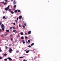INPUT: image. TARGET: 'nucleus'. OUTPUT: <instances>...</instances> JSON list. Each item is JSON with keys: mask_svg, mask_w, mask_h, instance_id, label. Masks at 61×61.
I'll use <instances>...</instances> for the list:
<instances>
[{"mask_svg": "<svg viewBox=\"0 0 61 61\" xmlns=\"http://www.w3.org/2000/svg\"><path fill=\"white\" fill-rule=\"evenodd\" d=\"M34 43H32L31 44V46H34Z\"/></svg>", "mask_w": 61, "mask_h": 61, "instance_id": "ddd939ff", "label": "nucleus"}, {"mask_svg": "<svg viewBox=\"0 0 61 61\" xmlns=\"http://www.w3.org/2000/svg\"><path fill=\"white\" fill-rule=\"evenodd\" d=\"M25 38L26 39H27L28 38L27 37V36H25Z\"/></svg>", "mask_w": 61, "mask_h": 61, "instance_id": "b1692460", "label": "nucleus"}, {"mask_svg": "<svg viewBox=\"0 0 61 61\" xmlns=\"http://www.w3.org/2000/svg\"><path fill=\"white\" fill-rule=\"evenodd\" d=\"M6 4H7V3H6V2H5L4 3V5H6Z\"/></svg>", "mask_w": 61, "mask_h": 61, "instance_id": "5701e85b", "label": "nucleus"}, {"mask_svg": "<svg viewBox=\"0 0 61 61\" xmlns=\"http://www.w3.org/2000/svg\"><path fill=\"white\" fill-rule=\"evenodd\" d=\"M1 3V2H0V3Z\"/></svg>", "mask_w": 61, "mask_h": 61, "instance_id": "69168bd1", "label": "nucleus"}, {"mask_svg": "<svg viewBox=\"0 0 61 61\" xmlns=\"http://www.w3.org/2000/svg\"><path fill=\"white\" fill-rule=\"evenodd\" d=\"M23 61H27L26 60H24Z\"/></svg>", "mask_w": 61, "mask_h": 61, "instance_id": "864d4df0", "label": "nucleus"}, {"mask_svg": "<svg viewBox=\"0 0 61 61\" xmlns=\"http://www.w3.org/2000/svg\"><path fill=\"white\" fill-rule=\"evenodd\" d=\"M16 5H15L14 6V8H15V7H16Z\"/></svg>", "mask_w": 61, "mask_h": 61, "instance_id": "393cba45", "label": "nucleus"}, {"mask_svg": "<svg viewBox=\"0 0 61 61\" xmlns=\"http://www.w3.org/2000/svg\"><path fill=\"white\" fill-rule=\"evenodd\" d=\"M0 6H1V5L0 4Z\"/></svg>", "mask_w": 61, "mask_h": 61, "instance_id": "680f3d73", "label": "nucleus"}, {"mask_svg": "<svg viewBox=\"0 0 61 61\" xmlns=\"http://www.w3.org/2000/svg\"><path fill=\"white\" fill-rule=\"evenodd\" d=\"M22 17V16H20L19 17V19H21Z\"/></svg>", "mask_w": 61, "mask_h": 61, "instance_id": "1a4fd4ad", "label": "nucleus"}, {"mask_svg": "<svg viewBox=\"0 0 61 61\" xmlns=\"http://www.w3.org/2000/svg\"><path fill=\"white\" fill-rule=\"evenodd\" d=\"M25 35H27V33H25Z\"/></svg>", "mask_w": 61, "mask_h": 61, "instance_id": "5fc2aeb1", "label": "nucleus"}, {"mask_svg": "<svg viewBox=\"0 0 61 61\" xmlns=\"http://www.w3.org/2000/svg\"><path fill=\"white\" fill-rule=\"evenodd\" d=\"M9 5H8V7L7 8H8V9H9Z\"/></svg>", "mask_w": 61, "mask_h": 61, "instance_id": "58836bf2", "label": "nucleus"}, {"mask_svg": "<svg viewBox=\"0 0 61 61\" xmlns=\"http://www.w3.org/2000/svg\"><path fill=\"white\" fill-rule=\"evenodd\" d=\"M28 42L29 43V44H30V41L29 40H28Z\"/></svg>", "mask_w": 61, "mask_h": 61, "instance_id": "4468645a", "label": "nucleus"}, {"mask_svg": "<svg viewBox=\"0 0 61 61\" xmlns=\"http://www.w3.org/2000/svg\"><path fill=\"white\" fill-rule=\"evenodd\" d=\"M2 28V30H3V31H4V30H5V29L4 28Z\"/></svg>", "mask_w": 61, "mask_h": 61, "instance_id": "6ab92c4d", "label": "nucleus"}, {"mask_svg": "<svg viewBox=\"0 0 61 61\" xmlns=\"http://www.w3.org/2000/svg\"><path fill=\"white\" fill-rule=\"evenodd\" d=\"M20 35H23V34H24L23 32H21L20 33Z\"/></svg>", "mask_w": 61, "mask_h": 61, "instance_id": "9d476101", "label": "nucleus"}, {"mask_svg": "<svg viewBox=\"0 0 61 61\" xmlns=\"http://www.w3.org/2000/svg\"><path fill=\"white\" fill-rule=\"evenodd\" d=\"M23 28H25V26L24 25H23Z\"/></svg>", "mask_w": 61, "mask_h": 61, "instance_id": "79ce46f5", "label": "nucleus"}, {"mask_svg": "<svg viewBox=\"0 0 61 61\" xmlns=\"http://www.w3.org/2000/svg\"><path fill=\"white\" fill-rule=\"evenodd\" d=\"M9 52V53H12V52L13 51V50H12V49L11 48H10L9 49V50L8 51Z\"/></svg>", "mask_w": 61, "mask_h": 61, "instance_id": "f257e3e1", "label": "nucleus"}, {"mask_svg": "<svg viewBox=\"0 0 61 61\" xmlns=\"http://www.w3.org/2000/svg\"><path fill=\"white\" fill-rule=\"evenodd\" d=\"M9 11L10 12H11L12 11H11V9H10Z\"/></svg>", "mask_w": 61, "mask_h": 61, "instance_id": "aec40b11", "label": "nucleus"}, {"mask_svg": "<svg viewBox=\"0 0 61 61\" xmlns=\"http://www.w3.org/2000/svg\"><path fill=\"white\" fill-rule=\"evenodd\" d=\"M29 51H30V50H28V51H26V53H28L29 52Z\"/></svg>", "mask_w": 61, "mask_h": 61, "instance_id": "f8f14e48", "label": "nucleus"}, {"mask_svg": "<svg viewBox=\"0 0 61 61\" xmlns=\"http://www.w3.org/2000/svg\"><path fill=\"white\" fill-rule=\"evenodd\" d=\"M28 47H30H30H31V46L30 45H29L28 46Z\"/></svg>", "mask_w": 61, "mask_h": 61, "instance_id": "a878e982", "label": "nucleus"}, {"mask_svg": "<svg viewBox=\"0 0 61 61\" xmlns=\"http://www.w3.org/2000/svg\"><path fill=\"white\" fill-rule=\"evenodd\" d=\"M16 31V30H13V32H15Z\"/></svg>", "mask_w": 61, "mask_h": 61, "instance_id": "cd10ccee", "label": "nucleus"}, {"mask_svg": "<svg viewBox=\"0 0 61 61\" xmlns=\"http://www.w3.org/2000/svg\"><path fill=\"white\" fill-rule=\"evenodd\" d=\"M1 36H2V37H4V36H3V35H1Z\"/></svg>", "mask_w": 61, "mask_h": 61, "instance_id": "c85d7f7f", "label": "nucleus"}, {"mask_svg": "<svg viewBox=\"0 0 61 61\" xmlns=\"http://www.w3.org/2000/svg\"><path fill=\"white\" fill-rule=\"evenodd\" d=\"M18 12H21V11L20 10H18Z\"/></svg>", "mask_w": 61, "mask_h": 61, "instance_id": "4be33fe9", "label": "nucleus"}, {"mask_svg": "<svg viewBox=\"0 0 61 61\" xmlns=\"http://www.w3.org/2000/svg\"><path fill=\"white\" fill-rule=\"evenodd\" d=\"M5 49H7L8 48V47L7 46L6 47H5Z\"/></svg>", "mask_w": 61, "mask_h": 61, "instance_id": "f704fd0d", "label": "nucleus"}, {"mask_svg": "<svg viewBox=\"0 0 61 61\" xmlns=\"http://www.w3.org/2000/svg\"><path fill=\"white\" fill-rule=\"evenodd\" d=\"M13 3L14 5H15L17 3L15 1H14L13 2Z\"/></svg>", "mask_w": 61, "mask_h": 61, "instance_id": "7ed1b4c3", "label": "nucleus"}, {"mask_svg": "<svg viewBox=\"0 0 61 61\" xmlns=\"http://www.w3.org/2000/svg\"><path fill=\"white\" fill-rule=\"evenodd\" d=\"M13 25H15V23H13Z\"/></svg>", "mask_w": 61, "mask_h": 61, "instance_id": "4c0bfd02", "label": "nucleus"}, {"mask_svg": "<svg viewBox=\"0 0 61 61\" xmlns=\"http://www.w3.org/2000/svg\"><path fill=\"white\" fill-rule=\"evenodd\" d=\"M7 60V59L6 58L4 59V61H6V60Z\"/></svg>", "mask_w": 61, "mask_h": 61, "instance_id": "473e14b6", "label": "nucleus"}, {"mask_svg": "<svg viewBox=\"0 0 61 61\" xmlns=\"http://www.w3.org/2000/svg\"><path fill=\"white\" fill-rule=\"evenodd\" d=\"M2 52V50L1 49L0 50V52Z\"/></svg>", "mask_w": 61, "mask_h": 61, "instance_id": "a19ab883", "label": "nucleus"}, {"mask_svg": "<svg viewBox=\"0 0 61 61\" xmlns=\"http://www.w3.org/2000/svg\"><path fill=\"white\" fill-rule=\"evenodd\" d=\"M4 55L5 56H7V54L6 53L4 54Z\"/></svg>", "mask_w": 61, "mask_h": 61, "instance_id": "a211bd4d", "label": "nucleus"}, {"mask_svg": "<svg viewBox=\"0 0 61 61\" xmlns=\"http://www.w3.org/2000/svg\"><path fill=\"white\" fill-rule=\"evenodd\" d=\"M5 31L6 32H7L8 33L9 32V30H6Z\"/></svg>", "mask_w": 61, "mask_h": 61, "instance_id": "6e6552de", "label": "nucleus"}, {"mask_svg": "<svg viewBox=\"0 0 61 61\" xmlns=\"http://www.w3.org/2000/svg\"><path fill=\"white\" fill-rule=\"evenodd\" d=\"M2 21H1L0 22V25H2Z\"/></svg>", "mask_w": 61, "mask_h": 61, "instance_id": "9b49d317", "label": "nucleus"}, {"mask_svg": "<svg viewBox=\"0 0 61 61\" xmlns=\"http://www.w3.org/2000/svg\"><path fill=\"white\" fill-rule=\"evenodd\" d=\"M10 40L11 41H13V39L12 38H11L10 39Z\"/></svg>", "mask_w": 61, "mask_h": 61, "instance_id": "e433bc0d", "label": "nucleus"}, {"mask_svg": "<svg viewBox=\"0 0 61 61\" xmlns=\"http://www.w3.org/2000/svg\"><path fill=\"white\" fill-rule=\"evenodd\" d=\"M24 25H25V26H26V24L25 23L24 24Z\"/></svg>", "mask_w": 61, "mask_h": 61, "instance_id": "7c9ffc66", "label": "nucleus"}, {"mask_svg": "<svg viewBox=\"0 0 61 61\" xmlns=\"http://www.w3.org/2000/svg\"><path fill=\"white\" fill-rule=\"evenodd\" d=\"M4 36H7V35H8V34H7V33H6V34H4Z\"/></svg>", "mask_w": 61, "mask_h": 61, "instance_id": "dca6fc26", "label": "nucleus"}, {"mask_svg": "<svg viewBox=\"0 0 61 61\" xmlns=\"http://www.w3.org/2000/svg\"><path fill=\"white\" fill-rule=\"evenodd\" d=\"M17 20H18V18H17Z\"/></svg>", "mask_w": 61, "mask_h": 61, "instance_id": "de8ad7c7", "label": "nucleus"}, {"mask_svg": "<svg viewBox=\"0 0 61 61\" xmlns=\"http://www.w3.org/2000/svg\"><path fill=\"white\" fill-rule=\"evenodd\" d=\"M19 52V51H17V53H18Z\"/></svg>", "mask_w": 61, "mask_h": 61, "instance_id": "37998d69", "label": "nucleus"}, {"mask_svg": "<svg viewBox=\"0 0 61 61\" xmlns=\"http://www.w3.org/2000/svg\"><path fill=\"white\" fill-rule=\"evenodd\" d=\"M19 36L18 35V36H17V38H18V36Z\"/></svg>", "mask_w": 61, "mask_h": 61, "instance_id": "09e8293b", "label": "nucleus"}, {"mask_svg": "<svg viewBox=\"0 0 61 61\" xmlns=\"http://www.w3.org/2000/svg\"><path fill=\"white\" fill-rule=\"evenodd\" d=\"M11 14H14V12H13V11H11Z\"/></svg>", "mask_w": 61, "mask_h": 61, "instance_id": "412c9836", "label": "nucleus"}, {"mask_svg": "<svg viewBox=\"0 0 61 61\" xmlns=\"http://www.w3.org/2000/svg\"><path fill=\"white\" fill-rule=\"evenodd\" d=\"M8 9H9L8 8H5V10L6 11H7Z\"/></svg>", "mask_w": 61, "mask_h": 61, "instance_id": "0eeeda50", "label": "nucleus"}, {"mask_svg": "<svg viewBox=\"0 0 61 61\" xmlns=\"http://www.w3.org/2000/svg\"><path fill=\"white\" fill-rule=\"evenodd\" d=\"M15 13H17V10H16L14 11Z\"/></svg>", "mask_w": 61, "mask_h": 61, "instance_id": "2eb2a0df", "label": "nucleus"}, {"mask_svg": "<svg viewBox=\"0 0 61 61\" xmlns=\"http://www.w3.org/2000/svg\"><path fill=\"white\" fill-rule=\"evenodd\" d=\"M2 4H4V2H2Z\"/></svg>", "mask_w": 61, "mask_h": 61, "instance_id": "8fccbe9b", "label": "nucleus"}, {"mask_svg": "<svg viewBox=\"0 0 61 61\" xmlns=\"http://www.w3.org/2000/svg\"><path fill=\"white\" fill-rule=\"evenodd\" d=\"M1 25V28H4V27H5V26L3 24H2Z\"/></svg>", "mask_w": 61, "mask_h": 61, "instance_id": "39448f33", "label": "nucleus"}, {"mask_svg": "<svg viewBox=\"0 0 61 61\" xmlns=\"http://www.w3.org/2000/svg\"><path fill=\"white\" fill-rule=\"evenodd\" d=\"M12 28H13V29H15V27H12Z\"/></svg>", "mask_w": 61, "mask_h": 61, "instance_id": "2f4dec72", "label": "nucleus"}, {"mask_svg": "<svg viewBox=\"0 0 61 61\" xmlns=\"http://www.w3.org/2000/svg\"><path fill=\"white\" fill-rule=\"evenodd\" d=\"M31 33V30H30L28 32V34H29V35H30Z\"/></svg>", "mask_w": 61, "mask_h": 61, "instance_id": "20e7f679", "label": "nucleus"}, {"mask_svg": "<svg viewBox=\"0 0 61 61\" xmlns=\"http://www.w3.org/2000/svg\"><path fill=\"white\" fill-rule=\"evenodd\" d=\"M13 1V0H11V2H12V1Z\"/></svg>", "mask_w": 61, "mask_h": 61, "instance_id": "bf43d9fd", "label": "nucleus"}, {"mask_svg": "<svg viewBox=\"0 0 61 61\" xmlns=\"http://www.w3.org/2000/svg\"><path fill=\"white\" fill-rule=\"evenodd\" d=\"M3 17V19H4L5 18V16Z\"/></svg>", "mask_w": 61, "mask_h": 61, "instance_id": "72a5a7b5", "label": "nucleus"}, {"mask_svg": "<svg viewBox=\"0 0 61 61\" xmlns=\"http://www.w3.org/2000/svg\"><path fill=\"white\" fill-rule=\"evenodd\" d=\"M26 50H27V49H26L25 50V51H26Z\"/></svg>", "mask_w": 61, "mask_h": 61, "instance_id": "13d9d810", "label": "nucleus"}, {"mask_svg": "<svg viewBox=\"0 0 61 61\" xmlns=\"http://www.w3.org/2000/svg\"><path fill=\"white\" fill-rule=\"evenodd\" d=\"M2 30H1V29H0V31H1Z\"/></svg>", "mask_w": 61, "mask_h": 61, "instance_id": "4d7b16f0", "label": "nucleus"}, {"mask_svg": "<svg viewBox=\"0 0 61 61\" xmlns=\"http://www.w3.org/2000/svg\"><path fill=\"white\" fill-rule=\"evenodd\" d=\"M23 57V56L20 57H19L20 58H22Z\"/></svg>", "mask_w": 61, "mask_h": 61, "instance_id": "bb28decb", "label": "nucleus"}, {"mask_svg": "<svg viewBox=\"0 0 61 61\" xmlns=\"http://www.w3.org/2000/svg\"><path fill=\"white\" fill-rule=\"evenodd\" d=\"M10 29H12V27H11L10 28Z\"/></svg>", "mask_w": 61, "mask_h": 61, "instance_id": "ea45409f", "label": "nucleus"}, {"mask_svg": "<svg viewBox=\"0 0 61 61\" xmlns=\"http://www.w3.org/2000/svg\"><path fill=\"white\" fill-rule=\"evenodd\" d=\"M26 43H27V44H28V42H27V41H26Z\"/></svg>", "mask_w": 61, "mask_h": 61, "instance_id": "6e6d98bb", "label": "nucleus"}, {"mask_svg": "<svg viewBox=\"0 0 61 61\" xmlns=\"http://www.w3.org/2000/svg\"><path fill=\"white\" fill-rule=\"evenodd\" d=\"M13 10H15V9H13Z\"/></svg>", "mask_w": 61, "mask_h": 61, "instance_id": "a18cd8bd", "label": "nucleus"}, {"mask_svg": "<svg viewBox=\"0 0 61 61\" xmlns=\"http://www.w3.org/2000/svg\"><path fill=\"white\" fill-rule=\"evenodd\" d=\"M0 43H1V42H0Z\"/></svg>", "mask_w": 61, "mask_h": 61, "instance_id": "0e129e2a", "label": "nucleus"}, {"mask_svg": "<svg viewBox=\"0 0 61 61\" xmlns=\"http://www.w3.org/2000/svg\"><path fill=\"white\" fill-rule=\"evenodd\" d=\"M22 42H23V44H25V40H22Z\"/></svg>", "mask_w": 61, "mask_h": 61, "instance_id": "423d86ee", "label": "nucleus"}, {"mask_svg": "<svg viewBox=\"0 0 61 61\" xmlns=\"http://www.w3.org/2000/svg\"><path fill=\"white\" fill-rule=\"evenodd\" d=\"M15 22L16 23H17V22H18V21H17L16 20H15Z\"/></svg>", "mask_w": 61, "mask_h": 61, "instance_id": "c756f323", "label": "nucleus"}, {"mask_svg": "<svg viewBox=\"0 0 61 61\" xmlns=\"http://www.w3.org/2000/svg\"><path fill=\"white\" fill-rule=\"evenodd\" d=\"M10 37H12V35H10Z\"/></svg>", "mask_w": 61, "mask_h": 61, "instance_id": "603ef678", "label": "nucleus"}, {"mask_svg": "<svg viewBox=\"0 0 61 61\" xmlns=\"http://www.w3.org/2000/svg\"><path fill=\"white\" fill-rule=\"evenodd\" d=\"M17 31H16L15 32V33H17Z\"/></svg>", "mask_w": 61, "mask_h": 61, "instance_id": "3c124183", "label": "nucleus"}, {"mask_svg": "<svg viewBox=\"0 0 61 61\" xmlns=\"http://www.w3.org/2000/svg\"><path fill=\"white\" fill-rule=\"evenodd\" d=\"M18 26L17 25V28H18Z\"/></svg>", "mask_w": 61, "mask_h": 61, "instance_id": "052dcab7", "label": "nucleus"}, {"mask_svg": "<svg viewBox=\"0 0 61 61\" xmlns=\"http://www.w3.org/2000/svg\"><path fill=\"white\" fill-rule=\"evenodd\" d=\"M5 2H7V0H5Z\"/></svg>", "mask_w": 61, "mask_h": 61, "instance_id": "c03bdc74", "label": "nucleus"}, {"mask_svg": "<svg viewBox=\"0 0 61 61\" xmlns=\"http://www.w3.org/2000/svg\"><path fill=\"white\" fill-rule=\"evenodd\" d=\"M21 39H24V37H23V36H22L21 37Z\"/></svg>", "mask_w": 61, "mask_h": 61, "instance_id": "f3484780", "label": "nucleus"}, {"mask_svg": "<svg viewBox=\"0 0 61 61\" xmlns=\"http://www.w3.org/2000/svg\"><path fill=\"white\" fill-rule=\"evenodd\" d=\"M19 26L20 27H21V25H20V24L19 25Z\"/></svg>", "mask_w": 61, "mask_h": 61, "instance_id": "c9c22d12", "label": "nucleus"}, {"mask_svg": "<svg viewBox=\"0 0 61 61\" xmlns=\"http://www.w3.org/2000/svg\"><path fill=\"white\" fill-rule=\"evenodd\" d=\"M2 59V57H0V60Z\"/></svg>", "mask_w": 61, "mask_h": 61, "instance_id": "49530a36", "label": "nucleus"}, {"mask_svg": "<svg viewBox=\"0 0 61 61\" xmlns=\"http://www.w3.org/2000/svg\"><path fill=\"white\" fill-rule=\"evenodd\" d=\"M14 1H15V0H14Z\"/></svg>", "mask_w": 61, "mask_h": 61, "instance_id": "e2e57ef3", "label": "nucleus"}, {"mask_svg": "<svg viewBox=\"0 0 61 61\" xmlns=\"http://www.w3.org/2000/svg\"><path fill=\"white\" fill-rule=\"evenodd\" d=\"M7 59H9V60H10V61H12V58H11L10 57H8L7 58Z\"/></svg>", "mask_w": 61, "mask_h": 61, "instance_id": "f03ea898", "label": "nucleus"}]
</instances>
